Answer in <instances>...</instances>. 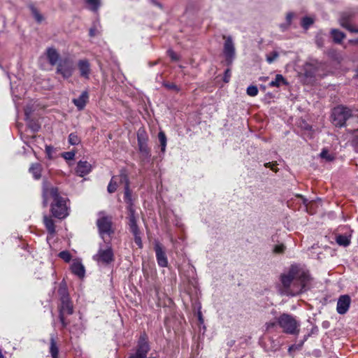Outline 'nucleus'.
Instances as JSON below:
<instances>
[{
  "mask_svg": "<svg viewBox=\"0 0 358 358\" xmlns=\"http://www.w3.org/2000/svg\"><path fill=\"white\" fill-rule=\"evenodd\" d=\"M311 278L309 273L299 266L292 265L287 273L280 276V292L286 296H296L310 288Z\"/></svg>",
  "mask_w": 358,
  "mask_h": 358,
  "instance_id": "f257e3e1",
  "label": "nucleus"
},
{
  "mask_svg": "<svg viewBox=\"0 0 358 358\" xmlns=\"http://www.w3.org/2000/svg\"><path fill=\"white\" fill-rule=\"evenodd\" d=\"M42 196L44 207L48 206L49 200H52L51 203V212L55 217L63 219L69 215V208L66 204L68 199L60 195L57 187L44 181L43 183Z\"/></svg>",
  "mask_w": 358,
  "mask_h": 358,
  "instance_id": "f03ea898",
  "label": "nucleus"
},
{
  "mask_svg": "<svg viewBox=\"0 0 358 358\" xmlns=\"http://www.w3.org/2000/svg\"><path fill=\"white\" fill-rule=\"evenodd\" d=\"M277 323L282 328L284 333L294 335L299 332V322L291 315L282 314L278 318Z\"/></svg>",
  "mask_w": 358,
  "mask_h": 358,
  "instance_id": "7ed1b4c3",
  "label": "nucleus"
},
{
  "mask_svg": "<svg viewBox=\"0 0 358 358\" xmlns=\"http://www.w3.org/2000/svg\"><path fill=\"white\" fill-rule=\"evenodd\" d=\"M331 116L333 124L341 127L344 126L346 120L351 116V110L340 106L334 108Z\"/></svg>",
  "mask_w": 358,
  "mask_h": 358,
  "instance_id": "20e7f679",
  "label": "nucleus"
},
{
  "mask_svg": "<svg viewBox=\"0 0 358 358\" xmlns=\"http://www.w3.org/2000/svg\"><path fill=\"white\" fill-rule=\"evenodd\" d=\"M150 350V348L147 341V336L145 334H143L141 335L138 339L136 352L131 354L129 358H146Z\"/></svg>",
  "mask_w": 358,
  "mask_h": 358,
  "instance_id": "39448f33",
  "label": "nucleus"
},
{
  "mask_svg": "<svg viewBox=\"0 0 358 358\" xmlns=\"http://www.w3.org/2000/svg\"><path fill=\"white\" fill-rule=\"evenodd\" d=\"M61 301L62 304L59 310V320L62 327L64 328L68 325V322L65 320L64 315H71L73 313V308L68 295H63Z\"/></svg>",
  "mask_w": 358,
  "mask_h": 358,
  "instance_id": "423d86ee",
  "label": "nucleus"
},
{
  "mask_svg": "<svg viewBox=\"0 0 358 358\" xmlns=\"http://www.w3.org/2000/svg\"><path fill=\"white\" fill-rule=\"evenodd\" d=\"M73 62L71 59L65 58L58 62L57 73L62 75L64 78H70L73 74Z\"/></svg>",
  "mask_w": 358,
  "mask_h": 358,
  "instance_id": "0eeeda50",
  "label": "nucleus"
},
{
  "mask_svg": "<svg viewBox=\"0 0 358 358\" xmlns=\"http://www.w3.org/2000/svg\"><path fill=\"white\" fill-rule=\"evenodd\" d=\"M93 258L99 263L108 264L114 260L113 249L109 246H107L106 248H99L97 254Z\"/></svg>",
  "mask_w": 358,
  "mask_h": 358,
  "instance_id": "6e6552de",
  "label": "nucleus"
},
{
  "mask_svg": "<svg viewBox=\"0 0 358 358\" xmlns=\"http://www.w3.org/2000/svg\"><path fill=\"white\" fill-rule=\"evenodd\" d=\"M120 180L124 182V199L125 203H127V209L134 208V200L131 196V192L129 189V181L126 174L125 171H122L120 172Z\"/></svg>",
  "mask_w": 358,
  "mask_h": 358,
  "instance_id": "1a4fd4ad",
  "label": "nucleus"
},
{
  "mask_svg": "<svg viewBox=\"0 0 358 358\" xmlns=\"http://www.w3.org/2000/svg\"><path fill=\"white\" fill-rule=\"evenodd\" d=\"M96 224L101 236L103 234L110 235L113 233L111 217L103 215L97 220Z\"/></svg>",
  "mask_w": 358,
  "mask_h": 358,
  "instance_id": "9d476101",
  "label": "nucleus"
},
{
  "mask_svg": "<svg viewBox=\"0 0 358 358\" xmlns=\"http://www.w3.org/2000/svg\"><path fill=\"white\" fill-rule=\"evenodd\" d=\"M223 52L227 65H231L235 58V48L232 38L229 36L226 38L224 44Z\"/></svg>",
  "mask_w": 358,
  "mask_h": 358,
  "instance_id": "9b49d317",
  "label": "nucleus"
},
{
  "mask_svg": "<svg viewBox=\"0 0 358 358\" xmlns=\"http://www.w3.org/2000/svg\"><path fill=\"white\" fill-rule=\"evenodd\" d=\"M339 22L341 26L348 30L352 33H358V27L353 24L352 15L348 13H344L341 15Z\"/></svg>",
  "mask_w": 358,
  "mask_h": 358,
  "instance_id": "f8f14e48",
  "label": "nucleus"
},
{
  "mask_svg": "<svg viewBox=\"0 0 358 358\" xmlns=\"http://www.w3.org/2000/svg\"><path fill=\"white\" fill-rule=\"evenodd\" d=\"M155 251L158 265L161 267H166L168 265L167 257L164 248L159 243H155Z\"/></svg>",
  "mask_w": 358,
  "mask_h": 358,
  "instance_id": "ddd939ff",
  "label": "nucleus"
},
{
  "mask_svg": "<svg viewBox=\"0 0 358 358\" xmlns=\"http://www.w3.org/2000/svg\"><path fill=\"white\" fill-rule=\"evenodd\" d=\"M351 303L350 297L348 295H341L337 302L336 310L338 314H345Z\"/></svg>",
  "mask_w": 358,
  "mask_h": 358,
  "instance_id": "4468645a",
  "label": "nucleus"
},
{
  "mask_svg": "<svg viewBox=\"0 0 358 358\" xmlns=\"http://www.w3.org/2000/svg\"><path fill=\"white\" fill-rule=\"evenodd\" d=\"M78 68L80 76L85 79L90 78L91 73V67L90 62L87 59H80L78 62Z\"/></svg>",
  "mask_w": 358,
  "mask_h": 358,
  "instance_id": "2eb2a0df",
  "label": "nucleus"
},
{
  "mask_svg": "<svg viewBox=\"0 0 358 358\" xmlns=\"http://www.w3.org/2000/svg\"><path fill=\"white\" fill-rule=\"evenodd\" d=\"M127 210V219H128V224L129 227L130 231H136L137 229H138V227L137 226V216L136 215V210L134 208H131L129 207V209Z\"/></svg>",
  "mask_w": 358,
  "mask_h": 358,
  "instance_id": "dca6fc26",
  "label": "nucleus"
},
{
  "mask_svg": "<svg viewBox=\"0 0 358 358\" xmlns=\"http://www.w3.org/2000/svg\"><path fill=\"white\" fill-rule=\"evenodd\" d=\"M71 272L80 278H83L85 274V269L83 264L78 260H73L71 265Z\"/></svg>",
  "mask_w": 358,
  "mask_h": 358,
  "instance_id": "f3484780",
  "label": "nucleus"
},
{
  "mask_svg": "<svg viewBox=\"0 0 358 358\" xmlns=\"http://www.w3.org/2000/svg\"><path fill=\"white\" fill-rule=\"evenodd\" d=\"M91 169L92 166L89 162L87 161H80L76 167V173L79 176L83 177L87 175L91 171Z\"/></svg>",
  "mask_w": 358,
  "mask_h": 358,
  "instance_id": "a211bd4d",
  "label": "nucleus"
},
{
  "mask_svg": "<svg viewBox=\"0 0 358 358\" xmlns=\"http://www.w3.org/2000/svg\"><path fill=\"white\" fill-rule=\"evenodd\" d=\"M88 92L87 91H84L81 93L79 97L73 99V103L78 110H83L88 101Z\"/></svg>",
  "mask_w": 358,
  "mask_h": 358,
  "instance_id": "6ab92c4d",
  "label": "nucleus"
},
{
  "mask_svg": "<svg viewBox=\"0 0 358 358\" xmlns=\"http://www.w3.org/2000/svg\"><path fill=\"white\" fill-rule=\"evenodd\" d=\"M47 58L48 59L49 63L54 66L56 64H58L59 55L57 51L53 48H49L46 51Z\"/></svg>",
  "mask_w": 358,
  "mask_h": 358,
  "instance_id": "aec40b11",
  "label": "nucleus"
},
{
  "mask_svg": "<svg viewBox=\"0 0 358 358\" xmlns=\"http://www.w3.org/2000/svg\"><path fill=\"white\" fill-rule=\"evenodd\" d=\"M193 306H194V309L196 310V317L198 318V320H199V330L200 331L203 330V333H204L205 331H206V326L204 325V320H203V315H202V313L201 311V304L196 301L193 304Z\"/></svg>",
  "mask_w": 358,
  "mask_h": 358,
  "instance_id": "412c9836",
  "label": "nucleus"
},
{
  "mask_svg": "<svg viewBox=\"0 0 358 358\" xmlns=\"http://www.w3.org/2000/svg\"><path fill=\"white\" fill-rule=\"evenodd\" d=\"M138 144L139 148V151L141 155L145 157L148 158L150 157V150L148 147L147 143L142 137L138 134Z\"/></svg>",
  "mask_w": 358,
  "mask_h": 358,
  "instance_id": "4be33fe9",
  "label": "nucleus"
},
{
  "mask_svg": "<svg viewBox=\"0 0 358 358\" xmlns=\"http://www.w3.org/2000/svg\"><path fill=\"white\" fill-rule=\"evenodd\" d=\"M119 182L124 184V182L120 180V174L117 176H113L111 178L110 182H109L108 186V192L109 193L115 192L117 189Z\"/></svg>",
  "mask_w": 358,
  "mask_h": 358,
  "instance_id": "5701e85b",
  "label": "nucleus"
},
{
  "mask_svg": "<svg viewBox=\"0 0 358 358\" xmlns=\"http://www.w3.org/2000/svg\"><path fill=\"white\" fill-rule=\"evenodd\" d=\"M29 171L35 179L38 180L41 176L42 166L38 163L32 164Z\"/></svg>",
  "mask_w": 358,
  "mask_h": 358,
  "instance_id": "b1692460",
  "label": "nucleus"
},
{
  "mask_svg": "<svg viewBox=\"0 0 358 358\" xmlns=\"http://www.w3.org/2000/svg\"><path fill=\"white\" fill-rule=\"evenodd\" d=\"M43 222H44V224H45L48 233L50 234L51 235L55 234V223H54V221L52 220V219L51 217L45 215L43 217Z\"/></svg>",
  "mask_w": 358,
  "mask_h": 358,
  "instance_id": "393cba45",
  "label": "nucleus"
},
{
  "mask_svg": "<svg viewBox=\"0 0 358 358\" xmlns=\"http://www.w3.org/2000/svg\"><path fill=\"white\" fill-rule=\"evenodd\" d=\"M282 85H287L288 83L281 74H277L275 80L269 83L270 87H279Z\"/></svg>",
  "mask_w": 358,
  "mask_h": 358,
  "instance_id": "a878e982",
  "label": "nucleus"
},
{
  "mask_svg": "<svg viewBox=\"0 0 358 358\" xmlns=\"http://www.w3.org/2000/svg\"><path fill=\"white\" fill-rule=\"evenodd\" d=\"M50 352L52 358H58L59 350L53 336L50 337Z\"/></svg>",
  "mask_w": 358,
  "mask_h": 358,
  "instance_id": "bb28decb",
  "label": "nucleus"
},
{
  "mask_svg": "<svg viewBox=\"0 0 358 358\" xmlns=\"http://www.w3.org/2000/svg\"><path fill=\"white\" fill-rule=\"evenodd\" d=\"M331 34L334 41L337 43H341L345 38L344 33L336 29H331Z\"/></svg>",
  "mask_w": 358,
  "mask_h": 358,
  "instance_id": "cd10ccee",
  "label": "nucleus"
},
{
  "mask_svg": "<svg viewBox=\"0 0 358 358\" xmlns=\"http://www.w3.org/2000/svg\"><path fill=\"white\" fill-rule=\"evenodd\" d=\"M336 243L341 246L346 247L350 245V240L348 236L338 235L336 238Z\"/></svg>",
  "mask_w": 358,
  "mask_h": 358,
  "instance_id": "c85d7f7f",
  "label": "nucleus"
},
{
  "mask_svg": "<svg viewBox=\"0 0 358 358\" xmlns=\"http://www.w3.org/2000/svg\"><path fill=\"white\" fill-rule=\"evenodd\" d=\"M158 140L159 142V145L161 147V151L162 152H165L166 147V136L163 131H160L158 134Z\"/></svg>",
  "mask_w": 358,
  "mask_h": 358,
  "instance_id": "c756f323",
  "label": "nucleus"
},
{
  "mask_svg": "<svg viewBox=\"0 0 358 358\" xmlns=\"http://www.w3.org/2000/svg\"><path fill=\"white\" fill-rule=\"evenodd\" d=\"M85 2L93 11H96L101 6V0H85Z\"/></svg>",
  "mask_w": 358,
  "mask_h": 358,
  "instance_id": "7c9ffc66",
  "label": "nucleus"
},
{
  "mask_svg": "<svg viewBox=\"0 0 358 358\" xmlns=\"http://www.w3.org/2000/svg\"><path fill=\"white\" fill-rule=\"evenodd\" d=\"M30 9L35 20L38 22H41L43 20V17L42 15L38 12V10L33 6H30Z\"/></svg>",
  "mask_w": 358,
  "mask_h": 358,
  "instance_id": "2f4dec72",
  "label": "nucleus"
},
{
  "mask_svg": "<svg viewBox=\"0 0 358 358\" xmlns=\"http://www.w3.org/2000/svg\"><path fill=\"white\" fill-rule=\"evenodd\" d=\"M314 22V20L313 18L309 17H305L302 19L301 21V26L303 29H308L311 24H313Z\"/></svg>",
  "mask_w": 358,
  "mask_h": 358,
  "instance_id": "473e14b6",
  "label": "nucleus"
},
{
  "mask_svg": "<svg viewBox=\"0 0 358 358\" xmlns=\"http://www.w3.org/2000/svg\"><path fill=\"white\" fill-rule=\"evenodd\" d=\"M69 142L71 145H75L79 144L80 139L75 133H71L69 136Z\"/></svg>",
  "mask_w": 358,
  "mask_h": 358,
  "instance_id": "72a5a7b5",
  "label": "nucleus"
},
{
  "mask_svg": "<svg viewBox=\"0 0 358 358\" xmlns=\"http://www.w3.org/2000/svg\"><path fill=\"white\" fill-rule=\"evenodd\" d=\"M131 232L133 234L134 236V241L136 243V244L139 247V248H142L143 246V243H142V241H141V238L140 236V231H139V229H137L136 231H131Z\"/></svg>",
  "mask_w": 358,
  "mask_h": 358,
  "instance_id": "f704fd0d",
  "label": "nucleus"
},
{
  "mask_svg": "<svg viewBox=\"0 0 358 358\" xmlns=\"http://www.w3.org/2000/svg\"><path fill=\"white\" fill-rule=\"evenodd\" d=\"M59 257L64 262H69L71 259V255L68 251H62L59 253Z\"/></svg>",
  "mask_w": 358,
  "mask_h": 358,
  "instance_id": "c9c22d12",
  "label": "nucleus"
},
{
  "mask_svg": "<svg viewBox=\"0 0 358 358\" xmlns=\"http://www.w3.org/2000/svg\"><path fill=\"white\" fill-rule=\"evenodd\" d=\"M258 89L255 85H250L247 88V94L251 96H255L258 94Z\"/></svg>",
  "mask_w": 358,
  "mask_h": 358,
  "instance_id": "e433bc0d",
  "label": "nucleus"
},
{
  "mask_svg": "<svg viewBox=\"0 0 358 358\" xmlns=\"http://www.w3.org/2000/svg\"><path fill=\"white\" fill-rule=\"evenodd\" d=\"M285 248H286L285 245L282 243H280V244L275 245L273 251L274 253L281 254L285 252Z\"/></svg>",
  "mask_w": 358,
  "mask_h": 358,
  "instance_id": "4c0bfd02",
  "label": "nucleus"
},
{
  "mask_svg": "<svg viewBox=\"0 0 358 358\" xmlns=\"http://www.w3.org/2000/svg\"><path fill=\"white\" fill-rule=\"evenodd\" d=\"M278 56L279 55L277 52H272L266 56V61L268 63L271 64L278 57Z\"/></svg>",
  "mask_w": 358,
  "mask_h": 358,
  "instance_id": "58836bf2",
  "label": "nucleus"
},
{
  "mask_svg": "<svg viewBox=\"0 0 358 358\" xmlns=\"http://www.w3.org/2000/svg\"><path fill=\"white\" fill-rule=\"evenodd\" d=\"M320 157L323 159H327V161H331L334 159V157L326 150H323L322 151V152L320 153Z\"/></svg>",
  "mask_w": 358,
  "mask_h": 358,
  "instance_id": "ea45409f",
  "label": "nucleus"
},
{
  "mask_svg": "<svg viewBox=\"0 0 358 358\" xmlns=\"http://www.w3.org/2000/svg\"><path fill=\"white\" fill-rule=\"evenodd\" d=\"M31 113V110L29 107L27 106L24 109V115H25V120L26 121H30V115Z\"/></svg>",
  "mask_w": 358,
  "mask_h": 358,
  "instance_id": "a19ab883",
  "label": "nucleus"
},
{
  "mask_svg": "<svg viewBox=\"0 0 358 358\" xmlns=\"http://www.w3.org/2000/svg\"><path fill=\"white\" fill-rule=\"evenodd\" d=\"M63 157L68 160L73 159L75 157V153L73 152H66L63 154Z\"/></svg>",
  "mask_w": 358,
  "mask_h": 358,
  "instance_id": "79ce46f5",
  "label": "nucleus"
},
{
  "mask_svg": "<svg viewBox=\"0 0 358 358\" xmlns=\"http://www.w3.org/2000/svg\"><path fill=\"white\" fill-rule=\"evenodd\" d=\"M294 17V13H292V12L288 13L286 15V22L291 25Z\"/></svg>",
  "mask_w": 358,
  "mask_h": 358,
  "instance_id": "37998d69",
  "label": "nucleus"
},
{
  "mask_svg": "<svg viewBox=\"0 0 358 358\" xmlns=\"http://www.w3.org/2000/svg\"><path fill=\"white\" fill-rule=\"evenodd\" d=\"M231 77V71L229 69H227L224 72V81L225 83H228Z\"/></svg>",
  "mask_w": 358,
  "mask_h": 358,
  "instance_id": "c03bdc74",
  "label": "nucleus"
},
{
  "mask_svg": "<svg viewBox=\"0 0 358 358\" xmlns=\"http://www.w3.org/2000/svg\"><path fill=\"white\" fill-rule=\"evenodd\" d=\"M167 52L172 60H173V61L178 60L177 54L175 53L172 50H169Z\"/></svg>",
  "mask_w": 358,
  "mask_h": 358,
  "instance_id": "a18cd8bd",
  "label": "nucleus"
},
{
  "mask_svg": "<svg viewBox=\"0 0 358 358\" xmlns=\"http://www.w3.org/2000/svg\"><path fill=\"white\" fill-rule=\"evenodd\" d=\"M279 27L282 31H285L289 28L290 24L285 22V23L280 24Z\"/></svg>",
  "mask_w": 358,
  "mask_h": 358,
  "instance_id": "49530a36",
  "label": "nucleus"
},
{
  "mask_svg": "<svg viewBox=\"0 0 358 358\" xmlns=\"http://www.w3.org/2000/svg\"><path fill=\"white\" fill-rule=\"evenodd\" d=\"M275 324H276V322H267V323L266 324V329H270V328H272V327H275Z\"/></svg>",
  "mask_w": 358,
  "mask_h": 358,
  "instance_id": "de8ad7c7",
  "label": "nucleus"
},
{
  "mask_svg": "<svg viewBox=\"0 0 358 358\" xmlns=\"http://www.w3.org/2000/svg\"><path fill=\"white\" fill-rule=\"evenodd\" d=\"M96 34V30L94 28H91L90 29V36H94Z\"/></svg>",
  "mask_w": 358,
  "mask_h": 358,
  "instance_id": "09e8293b",
  "label": "nucleus"
},
{
  "mask_svg": "<svg viewBox=\"0 0 358 358\" xmlns=\"http://www.w3.org/2000/svg\"><path fill=\"white\" fill-rule=\"evenodd\" d=\"M31 129L34 131H37L39 129V126L36 124H34L33 125L30 126Z\"/></svg>",
  "mask_w": 358,
  "mask_h": 358,
  "instance_id": "8fccbe9b",
  "label": "nucleus"
},
{
  "mask_svg": "<svg viewBox=\"0 0 358 358\" xmlns=\"http://www.w3.org/2000/svg\"><path fill=\"white\" fill-rule=\"evenodd\" d=\"M265 166H266V167H270L272 170H273V171H275V172L277 171V170H276V169H274V167H273V166H271V163H270V162H269V163H266V164H265Z\"/></svg>",
  "mask_w": 358,
  "mask_h": 358,
  "instance_id": "3c124183",
  "label": "nucleus"
},
{
  "mask_svg": "<svg viewBox=\"0 0 358 358\" xmlns=\"http://www.w3.org/2000/svg\"><path fill=\"white\" fill-rule=\"evenodd\" d=\"M317 43L319 46H322V43L321 42V41H320L319 38L317 39Z\"/></svg>",
  "mask_w": 358,
  "mask_h": 358,
  "instance_id": "603ef678",
  "label": "nucleus"
},
{
  "mask_svg": "<svg viewBox=\"0 0 358 358\" xmlns=\"http://www.w3.org/2000/svg\"><path fill=\"white\" fill-rule=\"evenodd\" d=\"M167 87H168L169 88H173V87H176V85H167Z\"/></svg>",
  "mask_w": 358,
  "mask_h": 358,
  "instance_id": "864d4df0",
  "label": "nucleus"
},
{
  "mask_svg": "<svg viewBox=\"0 0 358 358\" xmlns=\"http://www.w3.org/2000/svg\"><path fill=\"white\" fill-rule=\"evenodd\" d=\"M191 272L192 273V275L194 274V268L193 266L191 267Z\"/></svg>",
  "mask_w": 358,
  "mask_h": 358,
  "instance_id": "5fc2aeb1",
  "label": "nucleus"
},
{
  "mask_svg": "<svg viewBox=\"0 0 358 358\" xmlns=\"http://www.w3.org/2000/svg\"><path fill=\"white\" fill-rule=\"evenodd\" d=\"M50 147H47V150H48V151H50V149H49Z\"/></svg>",
  "mask_w": 358,
  "mask_h": 358,
  "instance_id": "6e6d98bb",
  "label": "nucleus"
},
{
  "mask_svg": "<svg viewBox=\"0 0 358 358\" xmlns=\"http://www.w3.org/2000/svg\"><path fill=\"white\" fill-rule=\"evenodd\" d=\"M50 147H47V150H48V151H50V149H49Z\"/></svg>",
  "mask_w": 358,
  "mask_h": 358,
  "instance_id": "4d7b16f0",
  "label": "nucleus"
},
{
  "mask_svg": "<svg viewBox=\"0 0 358 358\" xmlns=\"http://www.w3.org/2000/svg\"><path fill=\"white\" fill-rule=\"evenodd\" d=\"M357 42H358V40H357Z\"/></svg>",
  "mask_w": 358,
  "mask_h": 358,
  "instance_id": "13d9d810",
  "label": "nucleus"
}]
</instances>
